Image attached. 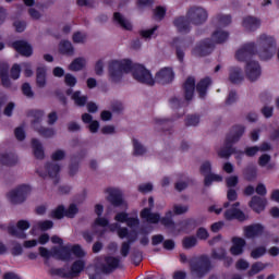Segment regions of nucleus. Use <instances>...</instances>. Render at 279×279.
<instances>
[{"instance_id":"35","label":"nucleus","mask_w":279,"mask_h":279,"mask_svg":"<svg viewBox=\"0 0 279 279\" xmlns=\"http://www.w3.org/2000/svg\"><path fill=\"white\" fill-rule=\"evenodd\" d=\"M209 84H213V81H210V77L203 78L197 83L196 90L201 99H204V97H206V90H208Z\"/></svg>"},{"instance_id":"11","label":"nucleus","mask_w":279,"mask_h":279,"mask_svg":"<svg viewBox=\"0 0 279 279\" xmlns=\"http://www.w3.org/2000/svg\"><path fill=\"white\" fill-rule=\"evenodd\" d=\"M246 78L250 82H256L260 77V64L257 61H248L244 68Z\"/></svg>"},{"instance_id":"59","label":"nucleus","mask_w":279,"mask_h":279,"mask_svg":"<svg viewBox=\"0 0 279 279\" xmlns=\"http://www.w3.org/2000/svg\"><path fill=\"white\" fill-rule=\"evenodd\" d=\"M239 184V177L236 175H230L226 178V186L229 189H234Z\"/></svg>"},{"instance_id":"8","label":"nucleus","mask_w":279,"mask_h":279,"mask_svg":"<svg viewBox=\"0 0 279 279\" xmlns=\"http://www.w3.org/2000/svg\"><path fill=\"white\" fill-rule=\"evenodd\" d=\"M258 53V48H256V44L246 43L242 45L235 52V59L239 62H247L252 58V56H256Z\"/></svg>"},{"instance_id":"30","label":"nucleus","mask_w":279,"mask_h":279,"mask_svg":"<svg viewBox=\"0 0 279 279\" xmlns=\"http://www.w3.org/2000/svg\"><path fill=\"white\" fill-rule=\"evenodd\" d=\"M85 263L78 259L72 264L71 270L69 271L70 279L77 278L82 271H84Z\"/></svg>"},{"instance_id":"32","label":"nucleus","mask_w":279,"mask_h":279,"mask_svg":"<svg viewBox=\"0 0 279 279\" xmlns=\"http://www.w3.org/2000/svg\"><path fill=\"white\" fill-rule=\"evenodd\" d=\"M259 167H266L267 171H274L276 169V162H271V156L264 154L258 158Z\"/></svg>"},{"instance_id":"46","label":"nucleus","mask_w":279,"mask_h":279,"mask_svg":"<svg viewBox=\"0 0 279 279\" xmlns=\"http://www.w3.org/2000/svg\"><path fill=\"white\" fill-rule=\"evenodd\" d=\"M216 23L218 27H228L230 23H232V16L231 15H225V14H218L216 16Z\"/></svg>"},{"instance_id":"54","label":"nucleus","mask_w":279,"mask_h":279,"mask_svg":"<svg viewBox=\"0 0 279 279\" xmlns=\"http://www.w3.org/2000/svg\"><path fill=\"white\" fill-rule=\"evenodd\" d=\"M51 276H60V278H68L71 279V276H69V271H66L64 268H52L50 270Z\"/></svg>"},{"instance_id":"50","label":"nucleus","mask_w":279,"mask_h":279,"mask_svg":"<svg viewBox=\"0 0 279 279\" xmlns=\"http://www.w3.org/2000/svg\"><path fill=\"white\" fill-rule=\"evenodd\" d=\"M226 248L220 247V248H214L211 251V258H214V260H223L226 258Z\"/></svg>"},{"instance_id":"41","label":"nucleus","mask_w":279,"mask_h":279,"mask_svg":"<svg viewBox=\"0 0 279 279\" xmlns=\"http://www.w3.org/2000/svg\"><path fill=\"white\" fill-rule=\"evenodd\" d=\"M86 66V59L84 57H78L74 59L69 65L70 71H82Z\"/></svg>"},{"instance_id":"52","label":"nucleus","mask_w":279,"mask_h":279,"mask_svg":"<svg viewBox=\"0 0 279 279\" xmlns=\"http://www.w3.org/2000/svg\"><path fill=\"white\" fill-rule=\"evenodd\" d=\"M182 243L185 250H191V247H195V245H197V238L194 235L186 236L183 239Z\"/></svg>"},{"instance_id":"25","label":"nucleus","mask_w":279,"mask_h":279,"mask_svg":"<svg viewBox=\"0 0 279 279\" xmlns=\"http://www.w3.org/2000/svg\"><path fill=\"white\" fill-rule=\"evenodd\" d=\"M232 246L230 248V252L233 256H241L243 254V247L247 245V242L243 238L234 236L232 238Z\"/></svg>"},{"instance_id":"12","label":"nucleus","mask_w":279,"mask_h":279,"mask_svg":"<svg viewBox=\"0 0 279 279\" xmlns=\"http://www.w3.org/2000/svg\"><path fill=\"white\" fill-rule=\"evenodd\" d=\"M175 77V74L173 73V69L171 68H162L159 70L155 75V82L157 84H171Z\"/></svg>"},{"instance_id":"3","label":"nucleus","mask_w":279,"mask_h":279,"mask_svg":"<svg viewBox=\"0 0 279 279\" xmlns=\"http://www.w3.org/2000/svg\"><path fill=\"white\" fill-rule=\"evenodd\" d=\"M245 134V126L243 125H235L231 129L229 134L225 140V145L221 147L217 154L219 158H230L231 154H234L235 149L232 147L234 143H239L241 141V136Z\"/></svg>"},{"instance_id":"60","label":"nucleus","mask_w":279,"mask_h":279,"mask_svg":"<svg viewBox=\"0 0 279 279\" xmlns=\"http://www.w3.org/2000/svg\"><path fill=\"white\" fill-rule=\"evenodd\" d=\"M64 82L66 86L73 88L77 84V78L73 74H65Z\"/></svg>"},{"instance_id":"51","label":"nucleus","mask_w":279,"mask_h":279,"mask_svg":"<svg viewBox=\"0 0 279 279\" xmlns=\"http://www.w3.org/2000/svg\"><path fill=\"white\" fill-rule=\"evenodd\" d=\"M173 217V211H168L163 218H161L159 221L162 226L166 228H173L174 223L171 219Z\"/></svg>"},{"instance_id":"36","label":"nucleus","mask_w":279,"mask_h":279,"mask_svg":"<svg viewBox=\"0 0 279 279\" xmlns=\"http://www.w3.org/2000/svg\"><path fill=\"white\" fill-rule=\"evenodd\" d=\"M82 121L83 123H89L88 129L89 132H92L93 134H95L97 130H99V121L93 120V116H90L89 113H84L82 116Z\"/></svg>"},{"instance_id":"40","label":"nucleus","mask_w":279,"mask_h":279,"mask_svg":"<svg viewBox=\"0 0 279 279\" xmlns=\"http://www.w3.org/2000/svg\"><path fill=\"white\" fill-rule=\"evenodd\" d=\"M17 161L19 158H16V155L12 153L0 155L1 165H5L7 167H12V165H16Z\"/></svg>"},{"instance_id":"2","label":"nucleus","mask_w":279,"mask_h":279,"mask_svg":"<svg viewBox=\"0 0 279 279\" xmlns=\"http://www.w3.org/2000/svg\"><path fill=\"white\" fill-rule=\"evenodd\" d=\"M255 46L260 60H271L276 56L278 43L276 41V37L262 33L257 36Z\"/></svg>"},{"instance_id":"4","label":"nucleus","mask_w":279,"mask_h":279,"mask_svg":"<svg viewBox=\"0 0 279 279\" xmlns=\"http://www.w3.org/2000/svg\"><path fill=\"white\" fill-rule=\"evenodd\" d=\"M31 125L35 132L43 136L44 138H52L56 136V130L51 128L43 126V118L45 117V111L43 110H32L29 111Z\"/></svg>"},{"instance_id":"61","label":"nucleus","mask_w":279,"mask_h":279,"mask_svg":"<svg viewBox=\"0 0 279 279\" xmlns=\"http://www.w3.org/2000/svg\"><path fill=\"white\" fill-rule=\"evenodd\" d=\"M22 92L23 95H25V97H28L29 99L34 97V92L32 90V86H29V83H24L22 85Z\"/></svg>"},{"instance_id":"23","label":"nucleus","mask_w":279,"mask_h":279,"mask_svg":"<svg viewBox=\"0 0 279 279\" xmlns=\"http://www.w3.org/2000/svg\"><path fill=\"white\" fill-rule=\"evenodd\" d=\"M108 202L112 204V206H123L125 202L123 201V193L119 189H109Z\"/></svg>"},{"instance_id":"17","label":"nucleus","mask_w":279,"mask_h":279,"mask_svg":"<svg viewBox=\"0 0 279 279\" xmlns=\"http://www.w3.org/2000/svg\"><path fill=\"white\" fill-rule=\"evenodd\" d=\"M121 267V259L119 257H106L105 264L102 265V274H112L116 269Z\"/></svg>"},{"instance_id":"33","label":"nucleus","mask_w":279,"mask_h":279,"mask_svg":"<svg viewBox=\"0 0 279 279\" xmlns=\"http://www.w3.org/2000/svg\"><path fill=\"white\" fill-rule=\"evenodd\" d=\"M32 148L35 158H37L38 160H43V158H45V148H43V144L40 143V141L33 138Z\"/></svg>"},{"instance_id":"38","label":"nucleus","mask_w":279,"mask_h":279,"mask_svg":"<svg viewBox=\"0 0 279 279\" xmlns=\"http://www.w3.org/2000/svg\"><path fill=\"white\" fill-rule=\"evenodd\" d=\"M71 99L74 100L75 106L84 108V106H86V102L88 101V96L83 95L80 90H76L72 94Z\"/></svg>"},{"instance_id":"37","label":"nucleus","mask_w":279,"mask_h":279,"mask_svg":"<svg viewBox=\"0 0 279 279\" xmlns=\"http://www.w3.org/2000/svg\"><path fill=\"white\" fill-rule=\"evenodd\" d=\"M9 71H10V65H8V63H0V78H1L2 85L5 88H10V77L8 76Z\"/></svg>"},{"instance_id":"48","label":"nucleus","mask_w":279,"mask_h":279,"mask_svg":"<svg viewBox=\"0 0 279 279\" xmlns=\"http://www.w3.org/2000/svg\"><path fill=\"white\" fill-rule=\"evenodd\" d=\"M213 182H223V177L216 174V173H209L205 177L204 184L205 186H210Z\"/></svg>"},{"instance_id":"24","label":"nucleus","mask_w":279,"mask_h":279,"mask_svg":"<svg viewBox=\"0 0 279 279\" xmlns=\"http://www.w3.org/2000/svg\"><path fill=\"white\" fill-rule=\"evenodd\" d=\"M248 206L254 213H263L267 206V198L255 195L251 198Z\"/></svg>"},{"instance_id":"63","label":"nucleus","mask_w":279,"mask_h":279,"mask_svg":"<svg viewBox=\"0 0 279 279\" xmlns=\"http://www.w3.org/2000/svg\"><path fill=\"white\" fill-rule=\"evenodd\" d=\"M65 156H66V153L64 150L58 149L51 155V158L52 160L58 161V160H64Z\"/></svg>"},{"instance_id":"20","label":"nucleus","mask_w":279,"mask_h":279,"mask_svg":"<svg viewBox=\"0 0 279 279\" xmlns=\"http://www.w3.org/2000/svg\"><path fill=\"white\" fill-rule=\"evenodd\" d=\"M245 239H256V236H262L265 232V228L262 225H251L243 228Z\"/></svg>"},{"instance_id":"43","label":"nucleus","mask_w":279,"mask_h":279,"mask_svg":"<svg viewBox=\"0 0 279 279\" xmlns=\"http://www.w3.org/2000/svg\"><path fill=\"white\" fill-rule=\"evenodd\" d=\"M229 34L226 31H216L211 38L214 43H217L218 45H221V43H226L228 40Z\"/></svg>"},{"instance_id":"58","label":"nucleus","mask_w":279,"mask_h":279,"mask_svg":"<svg viewBox=\"0 0 279 279\" xmlns=\"http://www.w3.org/2000/svg\"><path fill=\"white\" fill-rule=\"evenodd\" d=\"M185 125L187 128L199 125L198 116H187V118L185 119Z\"/></svg>"},{"instance_id":"19","label":"nucleus","mask_w":279,"mask_h":279,"mask_svg":"<svg viewBox=\"0 0 279 279\" xmlns=\"http://www.w3.org/2000/svg\"><path fill=\"white\" fill-rule=\"evenodd\" d=\"M242 27L245 32H256L260 27V19L247 15L242 20Z\"/></svg>"},{"instance_id":"18","label":"nucleus","mask_w":279,"mask_h":279,"mask_svg":"<svg viewBox=\"0 0 279 279\" xmlns=\"http://www.w3.org/2000/svg\"><path fill=\"white\" fill-rule=\"evenodd\" d=\"M60 170L61 167L56 163V161H51L46 165V172L38 170L37 173L40 175V178H47V175H49V178L57 179L58 175H60Z\"/></svg>"},{"instance_id":"31","label":"nucleus","mask_w":279,"mask_h":279,"mask_svg":"<svg viewBox=\"0 0 279 279\" xmlns=\"http://www.w3.org/2000/svg\"><path fill=\"white\" fill-rule=\"evenodd\" d=\"M137 239H138V235L134 234L133 238H129L128 241L122 242L120 247V254L123 258H128L130 254V250L132 247V243L136 242Z\"/></svg>"},{"instance_id":"1","label":"nucleus","mask_w":279,"mask_h":279,"mask_svg":"<svg viewBox=\"0 0 279 279\" xmlns=\"http://www.w3.org/2000/svg\"><path fill=\"white\" fill-rule=\"evenodd\" d=\"M130 71H132L134 80L140 82V84H146V86H154V84H156L151 72L142 64L132 65V61L126 59L109 62V80L110 82H113V84H119V82L123 80V75H125V73H130Z\"/></svg>"},{"instance_id":"29","label":"nucleus","mask_w":279,"mask_h":279,"mask_svg":"<svg viewBox=\"0 0 279 279\" xmlns=\"http://www.w3.org/2000/svg\"><path fill=\"white\" fill-rule=\"evenodd\" d=\"M142 219L147 223H158L160 221V214L151 213V208H144L141 213Z\"/></svg>"},{"instance_id":"5","label":"nucleus","mask_w":279,"mask_h":279,"mask_svg":"<svg viewBox=\"0 0 279 279\" xmlns=\"http://www.w3.org/2000/svg\"><path fill=\"white\" fill-rule=\"evenodd\" d=\"M190 267L193 276L196 278H204V276L213 269V264L210 263V257H208V255H202L190 259Z\"/></svg>"},{"instance_id":"56","label":"nucleus","mask_w":279,"mask_h":279,"mask_svg":"<svg viewBox=\"0 0 279 279\" xmlns=\"http://www.w3.org/2000/svg\"><path fill=\"white\" fill-rule=\"evenodd\" d=\"M71 253L74 254V256L77 258H84V256H86V253L80 245H71Z\"/></svg>"},{"instance_id":"53","label":"nucleus","mask_w":279,"mask_h":279,"mask_svg":"<svg viewBox=\"0 0 279 279\" xmlns=\"http://www.w3.org/2000/svg\"><path fill=\"white\" fill-rule=\"evenodd\" d=\"M87 38H88V35H86V33H82V32H76L72 36L73 43H75L77 45L86 43Z\"/></svg>"},{"instance_id":"45","label":"nucleus","mask_w":279,"mask_h":279,"mask_svg":"<svg viewBox=\"0 0 279 279\" xmlns=\"http://www.w3.org/2000/svg\"><path fill=\"white\" fill-rule=\"evenodd\" d=\"M145 154H147V148L138 140H133V156H145Z\"/></svg>"},{"instance_id":"34","label":"nucleus","mask_w":279,"mask_h":279,"mask_svg":"<svg viewBox=\"0 0 279 279\" xmlns=\"http://www.w3.org/2000/svg\"><path fill=\"white\" fill-rule=\"evenodd\" d=\"M59 53H62V56H73L75 53V48H73L71 41L62 40L59 44Z\"/></svg>"},{"instance_id":"42","label":"nucleus","mask_w":279,"mask_h":279,"mask_svg":"<svg viewBox=\"0 0 279 279\" xmlns=\"http://www.w3.org/2000/svg\"><path fill=\"white\" fill-rule=\"evenodd\" d=\"M53 228V221L45 220V221H37L32 229V233L35 232V230H51Z\"/></svg>"},{"instance_id":"14","label":"nucleus","mask_w":279,"mask_h":279,"mask_svg":"<svg viewBox=\"0 0 279 279\" xmlns=\"http://www.w3.org/2000/svg\"><path fill=\"white\" fill-rule=\"evenodd\" d=\"M13 49L17 51L21 56H24L25 58H29L34 53V49L32 48V45L25 40H17L12 44Z\"/></svg>"},{"instance_id":"62","label":"nucleus","mask_w":279,"mask_h":279,"mask_svg":"<svg viewBox=\"0 0 279 279\" xmlns=\"http://www.w3.org/2000/svg\"><path fill=\"white\" fill-rule=\"evenodd\" d=\"M174 215H184V213H189V206L186 205H174L173 206Z\"/></svg>"},{"instance_id":"47","label":"nucleus","mask_w":279,"mask_h":279,"mask_svg":"<svg viewBox=\"0 0 279 279\" xmlns=\"http://www.w3.org/2000/svg\"><path fill=\"white\" fill-rule=\"evenodd\" d=\"M267 254V247L266 246H256L251 251V258H254V260H258V258H263Z\"/></svg>"},{"instance_id":"9","label":"nucleus","mask_w":279,"mask_h":279,"mask_svg":"<svg viewBox=\"0 0 279 279\" xmlns=\"http://www.w3.org/2000/svg\"><path fill=\"white\" fill-rule=\"evenodd\" d=\"M29 221L27 220H20L17 221L16 226L10 223L8 226V233L11 236H15V239H27V234L25 230H29Z\"/></svg>"},{"instance_id":"44","label":"nucleus","mask_w":279,"mask_h":279,"mask_svg":"<svg viewBox=\"0 0 279 279\" xmlns=\"http://www.w3.org/2000/svg\"><path fill=\"white\" fill-rule=\"evenodd\" d=\"M267 267V264H264L263 262H256L251 266V269L247 272V276L252 278V276H256V274H260L265 268Z\"/></svg>"},{"instance_id":"49","label":"nucleus","mask_w":279,"mask_h":279,"mask_svg":"<svg viewBox=\"0 0 279 279\" xmlns=\"http://www.w3.org/2000/svg\"><path fill=\"white\" fill-rule=\"evenodd\" d=\"M256 175H258V170L256 169L255 166H248L244 170V178H246L250 182L252 180H256Z\"/></svg>"},{"instance_id":"13","label":"nucleus","mask_w":279,"mask_h":279,"mask_svg":"<svg viewBox=\"0 0 279 279\" xmlns=\"http://www.w3.org/2000/svg\"><path fill=\"white\" fill-rule=\"evenodd\" d=\"M52 258H57L58 260H71V244L60 247H52Z\"/></svg>"},{"instance_id":"55","label":"nucleus","mask_w":279,"mask_h":279,"mask_svg":"<svg viewBox=\"0 0 279 279\" xmlns=\"http://www.w3.org/2000/svg\"><path fill=\"white\" fill-rule=\"evenodd\" d=\"M210 171H213V163H210V161L203 162L201 166L202 175H205L206 178L207 175H210Z\"/></svg>"},{"instance_id":"10","label":"nucleus","mask_w":279,"mask_h":279,"mask_svg":"<svg viewBox=\"0 0 279 279\" xmlns=\"http://www.w3.org/2000/svg\"><path fill=\"white\" fill-rule=\"evenodd\" d=\"M213 49H215V43L210 39H204L192 50V53L198 58H203L213 53Z\"/></svg>"},{"instance_id":"21","label":"nucleus","mask_w":279,"mask_h":279,"mask_svg":"<svg viewBox=\"0 0 279 279\" xmlns=\"http://www.w3.org/2000/svg\"><path fill=\"white\" fill-rule=\"evenodd\" d=\"M183 93L186 101H191L195 95V78L189 76L183 84Z\"/></svg>"},{"instance_id":"26","label":"nucleus","mask_w":279,"mask_h":279,"mask_svg":"<svg viewBox=\"0 0 279 279\" xmlns=\"http://www.w3.org/2000/svg\"><path fill=\"white\" fill-rule=\"evenodd\" d=\"M243 80H244V76L241 68L231 66L229 69V81L231 82V84H241Z\"/></svg>"},{"instance_id":"28","label":"nucleus","mask_w":279,"mask_h":279,"mask_svg":"<svg viewBox=\"0 0 279 279\" xmlns=\"http://www.w3.org/2000/svg\"><path fill=\"white\" fill-rule=\"evenodd\" d=\"M113 21L117 25H119L122 29H126L128 32H131L132 29V22L128 20L123 14L116 12L113 14Z\"/></svg>"},{"instance_id":"15","label":"nucleus","mask_w":279,"mask_h":279,"mask_svg":"<svg viewBox=\"0 0 279 279\" xmlns=\"http://www.w3.org/2000/svg\"><path fill=\"white\" fill-rule=\"evenodd\" d=\"M239 206H241V203L236 202L232 205V208L227 209L225 213L226 219H228L229 221H231V219H238L239 221H245V219H246L245 214L243 211H241V209H236V208H239Z\"/></svg>"},{"instance_id":"57","label":"nucleus","mask_w":279,"mask_h":279,"mask_svg":"<svg viewBox=\"0 0 279 279\" xmlns=\"http://www.w3.org/2000/svg\"><path fill=\"white\" fill-rule=\"evenodd\" d=\"M118 236L119 239H128L130 241V238H134V235L130 234V230L125 227L118 228Z\"/></svg>"},{"instance_id":"22","label":"nucleus","mask_w":279,"mask_h":279,"mask_svg":"<svg viewBox=\"0 0 279 279\" xmlns=\"http://www.w3.org/2000/svg\"><path fill=\"white\" fill-rule=\"evenodd\" d=\"M191 25L193 24L189 20V16H180L174 20V26L180 34H189L191 32Z\"/></svg>"},{"instance_id":"7","label":"nucleus","mask_w":279,"mask_h":279,"mask_svg":"<svg viewBox=\"0 0 279 279\" xmlns=\"http://www.w3.org/2000/svg\"><path fill=\"white\" fill-rule=\"evenodd\" d=\"M32 193V187L29 185H19L12 190L9 194V201L11 204H23L27 199V196Z\"/></svg>"},{"instance_id":"39","label":"nucleus","mask_w":279,"mask_h":279,"mask_svg":"<svg viewBox=\"0 0 279 279\" xmlns=\"http://www.w3.org/2000/svg\"><path fill=\"white\" fill-rule=\"evenodd\" d=\"M46 84H47V68L39 66L37 68V86H39V88H45Z\"/></svg>"},{"instance_id":"6","label":"nucleus","mask_w":279,"mask_h":279,"mask_svg":"<svg viewBox=\"0 0 279 279\" xmlns=\"http://www.w3.org/2000/svg\"><path fill=\"white\" fill-rule=\"evenodd\" d=\"M186 16L192 25H204L208 21V11L202 7H191L187 12Z\"/></svg>"},{"instance_id":"27","label":"nucleus","mask_w":279,"mask_h":279,"mask_svg":"<svg viewBox=\"0 0 279 279\" xmlns=\"http://www.w3.org/2000/svg\"><path fill=\"white\" fill-rule=\"evenodd\" d=\"M106 226H108V219L98 217L93 225L94 234L104 236V234L106 233Z\"/></svg>"},{"instance_id":"64","label":"nucleus","mask_w":279,"mask_h":279,"mask_svg":"<svg viewBox=\"0 0 279 279\" xmlns=\"http://www.w3.org/2000/svg\"><path fill=\"white\" fill-rule=\"evenodd\" d=\"M77 215V206L74 204L70 205V207L65 210V217H69L70 219H73Z\"/></svg>"},{"instance_id":"16","label":"nucleus","mask_w":279,"mask_h":279,"mask_svg":"<svg viewBox=\"0 0 279 279\" xmlns=\"http://www.w3.org/2000/svg\"><path fill=\"white\" fill-rule=\"evenodd\" d=\"M175 45V53H177V58L180 62H184V51H186V49H189V47H191V45H193V40L191 39H177L174 41Z\"/></svg>"}]
</instances>
